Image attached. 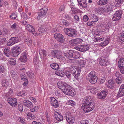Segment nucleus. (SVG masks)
Returning <instances> with one entry per match:
<instances>
[{
    "instance_id": "1",
    "label": "nucleus",
    "mask_w": 124,
    "mask_h": 124,
    "mask_svg": "<svg viewBox=\"0 0 124 124\" xmlns=\"http://www.w3.org/2000/svg\"><path fill=\"white\" fill-rule=\"evenodd\" d=\"M90 99V97L87 96L84 100L83 103H82L81 109L85 113H88L94 109V105Z\"/></svg>"
},
{
    "instance_id": "2",
    "label": "nucleus",
    "mask_w": 124,
    "mask_h": 124,
    "mask_svg": "<svg viewBox=\"0 0 124 124\" xmlns=\"http://www.w3.org/2000/svg\"><path fill=\"white\" fill-rule=\"evenodd\" d=\"M81 70L80 68L78 67L74 69L73 67L71 66L70 67L67 68L64 74L68 78H69L70 77L71 73H72L75 78L77 79L80 73Z\"/></svg>"
},
{
    "instance_id": "3",
    "label": "nucleus",
    "mask_w": 124,
    "mask_h": 124,
    "mask_svg": "<svg viewBox=\"0 0 124 124\" xmlns=\"http://www.w3.org/2000/svg\"><path fill=\"white\" fill-rule=\"evenodd\" d=\"M59 88L62 89L63 90V92L65 94L67 95L66 92H70L71 89V87L68 85L66 83L62 81H60L57 84Z\"/></svg>"
},
{
    "instance_id": "4",
    "label": "nucleus",
    "mask_w": 124,
    "mask_h": 124,
    "mask_svg": "<svg viewBox=\"0 0 124 124\" xmlns=\"http://www.w3.org/2000/svg\"><path fill=\"white\" fill-rule=\"evenodd\" d=\"M89 78L87 80H89L91 84H94L97 81L98 78L95 75V72L94 71H92L88 74Z\"/></svg>"
},
{
    "instance_id": "5",
    "label": "nucleus",
    "mask_w": 124,
    "mask_h": 124,
    "mask_svg": "<svg viewBox=\"0 0 124 124\" xmlns=\"http://www.w3.org/2000/svg\"><path fill=\"white\" fill-rule=\"evenodd\" d=\"M64 31L66 34L70 37L75 36L77 35L76 31L73 29L67 28L65 29Z\"/></svg>"
},
{
    "instance_id": "6",
    "label": "nucleus",
    "mask_w": 124,
    "mask_h": 124,
    "mask_svg": "<svg viewBox=\"0 0 124 124\" xmlns=\"http://www.w3.org/2000/svg\"><path fill=\"white\" fill-rule=\"evenodd\" d=\"M122 14V11L119 10L117 11L113 15V20L114 21H117L119 20Z\"/></svg>"
},
{
    "instance_id": "7",
    "label": "nucleus",
    "mask_w": 124,
    "mask_h": 124,
    "mask_svg": "<svg viewBox=\"0 0 124 124\" xmlns=\"http://www.w3.org/2000/svg\"><path fill=\"white\" fill-rule=\"evenodd\" d=\"M21 40V39L17 37L11 38L8 43V45L11 46L19 42Z\"/></svg>"
},
{
    "instance_id": "8",
    "label": "nucleus",
    "mask_w": 124,
    "mask_h": 124,
    "mask_svg": "<svg viewBox=\"0 0 124 124\" xmlns=\"http://www.w3.org/2000/svg\"><path fill=\"white\" fill-rule=\"evenodd\" d=\"M47 9L46 8H42L39 11V12L38 14V16L36 17V19L38 20L44 17L46 14Z\"/></svg>"
},
{
    "instance_id": "9",
    "label": "nucleus",
    "mask_w": 124,
    "mask_h": 124,
    "mask_svg": "<svg viewBox=\"0 0 124 124\" xmlns=\"http://www.w3.org/2000/svg\"><path fill=\"white\" fill-rule=\"evenodd\" d=\"M11 52L13 57H16L18 56L20 54V49L18 46L15 47L11 48Z\"/></svg>"
},
{
    "instance_id": "10",
    "label": "nucleus",
    "mask_w": 124,
    "mask_h": 124,
    "mask_svg": "<svg viewBox=\"0 0 124 124\" xmlns=\"http://www.w3.org/2000/svg\"><path fill=\"white\" fill-rule=\"evenodd\" d=\"M74 48L75 49L82 52L86 51L89 48L88 46L87 45H79Z\"/></svg>"
},
{
    "instance_id": "11",
    "label": "nucleus",
    "mask_w": 124,
    "mask_h": 124,
    "mask_svg": "<svg viewBox=\"0 0 124 124\" xmlns=\"http://www.w3.org/2000/svg\"><path fill=\"white\" fill-rule=\"evenodd\" d=\"M111 26V23L110 22L108 23L105 26V28L104 30H101L99 31L98 34H96L97 36L100 35L101 34H104L108 32L109 31V28H110Z\"/></svg>"
},
{
    "instance_id": "12",
    "label": "nucleus",
    "mask_w": 124,
    "mask_h": 124,
    "mask_svg": "<svg viewBox=\"0 0 124 124\" xmlns=\"http://www.w3.org/2000/svg\"><path fill=\"white\" fill-rule=\"evenodd\" d=\"M82 41L83 40L82 39L77 38L75 39L70 40L69 42L71 45L74 46L81 43Z\"/></svg>"
},
{
    "instance_id": "13",
    "label": "nucleus",
    "mask_w": 124,
    "mask_h": 124,
    "mask_svg": "<svg viewBox=\"0 0 124 124\" xmlns=\"http://www.w3.org/2000/svg\"><path fill=\"white\" fill-rule=\"evenodd\" d=\"M54 36L55 38L59 42H64V38L62 34L57 33L55 34Z\"/></svg>"
},
{
    "instance_id": "14",
    "label": "nucleus",
    "mask_w": 124,
    "mask_h": 124,
    "mask_svg": "<svg viewBox=\"0 0 124 124\" xmlns=\"http://www.w3.org/2000/svg\"><path fill=\"white\" fill-rule=\"evenodd\" d=\"M108 61V58L107 56L105 57L102 56L100 58V64L101 66H106L107 64Z\"/></svg>"
},
{
    "instance_id": "15",
    "label": "nucleus",
    "mask_w": 124,
    "mask_h": 124,
    "mask_svg": "<svg viewBox=\"0 0 124 124\" xmlns=\"http://www.w3.org/2000/svg\"><path fill=\"white\" fill-rule=\"evenodd\" d=\"M8 101L9 104L12 106H15L17 104V100L14 98H8Z\"/></svg>"
},
{
    "instance_id": "16",
    "label": "nucleus",
    "mask_w": 124,
    "mask_h": 124,
    "mask_svg": "<svg viewBox=\"0 0 124 124\" xmlns=\"http://www.w3.org/2000/svg\"><path fill=\"white\" fill-rule=\"evenodd\" d=\"M71 58H77L80 56V54L79 52L77 51L71 50L70 52Z\"/></svg>"
},
{
    "instance_id": "17",
    "label": "nucleus",
    "mask_w": 124,
    "mask_h": 124,
    "mask_svg": "<svg viewBox=\"0 0 124 124\" xmlns=\"http://www.w3.org/2000/svg\"><path fill=\"white\" fill-rule=\"evenodd\" d=\"M51 104V105L55 108H57L59 107V104L57 101L54 97H52L50 98Z\"/></svg>"
},
{
    "instance_id": "18",
    "label": "nucleus",
    "mask_w": 124,
    "mask_h": 124,
    "mask_svg": "<svg viewBox=\"0 0 124 124\" xmlns=\"http://www.w3.org/2000/svg\"><path fill=\"white\" fill-rule=\"evenodd\" d=\"M66 120L69 124H72L74 123L75 118L73 116L66 115Z\"/></svg>"
},
{
    "instance_id": "19",
    "label": "nucleus",
    "mask_w": 124,
    "mask_h": 124,
    "mask_svg": "<svg viewBox=\"0 0 124 124\" xmlns=\"http://www.w3.org/2000/svg\"><path fill=\"white\" fill-rule=\"evenodd\" d=\"M107 94V91H103L98 94V97L100 99H104Z\"/></svg>"
},
{
    "instance_id": "20",
    "label": "nucleus",
    "mask_w": 124,
    "mask_h": 124,
    "mask_svg": "<svg viewBox=\"0 0 124 124\" xmlns=\"http://www.w3.org/2000/svg\"><path fill=\"white\" fill-rule=\"evenodd\" d=\"M124 95V84L122 85L120 87L117 96L118 97Z\"/></svg>"
},
{
    "instance_id": "21",
    "label": "nucleus",
    "mask_w": 124,
    "mask_h": 124,
    "mask_svg": "<svg viewBox=\"0 0 124 124\" xmlns=\"http://www.w3.org/2000/svg\"><path fill=\"white\" fill-rule=\"evenodd\" d=\"M115 86L114 82L112 80H109L107 83L106 85V86L108 88L111 89L114 88Z\"/></svg>"
},
{
    "instance_id": "22",
    "label": "nucleus",
    "mask_w": 124,
    "mask_h": 124,
    "mask_svg": "<svg viewBox=\"0 0 124 124\" xmlns=\"http://www.w3.org/2000/svg\"><path fill=\"white\" fill-rule=\"evenodd\" d=\"M114 7V3L109 4L105 8L106 12H108L112 10H113Z\"/></svg>"
},
{
    "instance_id": "23",
    "label": "nucleus",
    "mask_w": 124,
    "mask_h": 124,
    "mask_svg": "<svg viewBox=\"0 0 124 124\" xmlns=\"http://www.w3.org/2000/svg\"><path fill=\"white\" fill-rule=\"evenodd\" d=\"M24 105L28 108H30L33 107V104L30 101L28 100H24L23 102Z\"/></svg>"
},
{
    "instance_id": "24",
    "label": "nucleus",
    "mask_w": 124,
    "mask_h": 124,
    "mask_svg": "<svg viewBox=\"0 0 124 124\" xmlns=\"http://www.w3.org/2000/svg\"><path fill=\"white\" fill-rule=\"evenodd\" d=\"M117 39L119 42L121 43L124 42V31H122L118 36Z\"/></svg>"
},
{
    "instance_id": "25",
    "label": "nucleus",
    "mask_w": 124,
    "mask_h": 124,
    "mask_svg": "<svg viewBox=\"0 0 124 124\" xmlns=\"http://www.w3.org/2000/svg\"><path fill=\"white\" fill-rule=\"evenodd\" d=\"M9 76H11L12 78L15 80H16L17 76L15 72L13 70L9 71Z\"/></svg>"
},
{
    "instance_id": "26",
    "label": "nucleus",
    "mask_w": 124,
    "mask_h": 124,
    "mask_svg": "<svg viewBox=\"0 0 124 124\" xmlns=\"http://www.w3.org/2000/svg\"><path fill=\"white\" fill-rule=\"evenodd\" d=\"M19 60L21 62H25L27 61V58L26 53L25 52H24L21 54Z\"/></svg>"
},
{
    "instance_id": "27",
    "label": "nucleus",
    "mask_w": 124,
    "mask_h": 124,
    "mask_svg": "<svg viewBox=\"0 0 124 124\" xmlns=\"http://www.w3.org/2000/svg\"><path fill=\"white\" fill-rule=\"evenodd\" d=\"M54 116L55 119L59 121H62L63 119L62 116L57 112L55 113Z\"/></svg>"
},
{
    "instance_id": "28",
    "label": "nucleus",
    "mask_w": 124,
    "mask_h": 124,
    "mask_svg": "<svg viewBox=\"0 0 124 124\" xmlns=\"http://www.w3.org/2000/svg\"><path fill=\"white\" fill-rule=\"evenodd\" d=\"M25 29L29 32H31L33 33H34L35 32L34 29L33 27L31 25L28 24L25 26Z\"/></svg>"
},
{
    "instance_id": "29",
    "label": "nucleus",
    "mask_w": 124,
    "mask_h": 124,
    "mask_svg": "<svg viewBox=\"0 0 124 124\" xmlns=\"http://www.w3.org/2000/svg\"><path fill=\"white\" fill-rule=\"evenodd\" d=\"M13 94V92L12 89H10L6 93L4 94V95L7 98L11 97Z\"/></svg>"
},
{
    "instance_id": "30",
    "label": "nucleus",
    "mask_w": 124,
    "mask_h": 124,
    "mask_svg": "<svg viewBox=\"0 0 124 124\" xmlns=\"http://www.w3.org/2000/svg\"><path fill=\"white\" fill-rule=\"evenodd\" d=\"M86 0H80V2L79 1H78L81 6L85 8L87 6Z\"/></svg>"
},
{
    "instance_id": "31",
    "label": "nucleus",
    "mask_w": 124,
    "mask_h": 124,
    "mask_svg": "<svg viewBox=\"0 0 124 124\" xmlns=\"http://www.w3.org/2000/svg\"><path fill=\"white\" fill-rule=\"evenodd\" d=\"M109 42V39L108 38L106 39L103 42H102L99 45V46L101 47H104L108 44Z\"/></svg>"
},
{
    "instance_id": "32",
    "label": "nucleus",
    "mask_w": 124,
    "mask_h": 124,
    "mask_svg": "<svg viewBox=\"0 0 124 124\" xmlns=\"http://www.w3.org/2000/svg\"><path fill=\"white\" fill-rule=\"evenodd\" d=\"M118 66L120 68L124 66V58H121L118 63Z\"/></svg>"
},
{
    "instance_id": "33",
    "label": "nucleus",
    "mask_w": 124,
    "mask_h": 124,
    "mask_svg": "<svg viewBox=\"0 0 124 124\" xmlns=\"http://www.w3.org/2000/svg\"><path fill=\"white\" fill-rule=\"evenodd\" d=\"M66 92V93H67V95H68L70 96H73L75 94L76 92L75 91V90L71 87V89L70 91V92Z\"/></svg>"
},
{
    "instance_id": "34",
    "label": "nucleus",
    "mask_w": 124,
    "mask_h": 124,
    "mask_svg": "<svg viewBox=\"0 0 124 124\" xmlns=\"http://www.w3.org/2000/svg\"><path fill=\"white\" fill-rule=\"evenodd\" d=\"M123 2V1L120 0H116L115 1V6L118 7H120Z\"/></svg>"
},
{
    "instance_id": "35",
    "label": "nucleus",
    "mask_w": 124,
    "mask_h": 124,
    "mask_svg": "<svg viewBox=\"0 0 124 124\" xmlns=\"http://www.w3.org/2000/svg\"><path fill=\"white\" fill-rule=\"evenodd\" d=\"M47 28L45 26L42 25L39 29V31L41 32H45L46 31Z\"/></svg>"
},
{
    "instance_id": "36",
    "label": "nucleus",
    "mask_w": 124,
    "mask_h": 124,
    "mask_svg": "<svg viewBox=\"0 0 124 124\" xmlns=\"http://www.w3.org/2000/svg\"><path fill=\"white\" fill-rule=\"evenodd\" d=\"M51 55L50 56H56L58 55V54H61V52L60 51H57V50H54L52 51L51 52Z\"/></svg>"
},
{
    "instance_id": "37",
    "label": "nucleus",
    "mask_w": 124,
    "mask_h": 124,
    "mask_svg": "<svg viewBox=\"0 0 124 124\" xmlns=\"http://www.w3.org/2000/svg\"><path fill=\"white\" fill-rule=\"evenodd\" d=\"M91 19L93 21V22H96L98 20V18L97 16L95 15L92 14L90 16Z\"/></svg>"
},
{
    "instance_id": "38",
    "label": "nucleus",
    "mask_w": 124,
    "mask_h": 124,
    "mask_svg": "<svg viewBox=\"0 0 124 124\" xmlns=\"http://www.w3.org/2000/svg\"><path fill=\"white\" fill-rule=\"evenodd\" d=\"M70 51L68 52H63L62 53V55H64L69 60H71V56H70Z\"/></svg>"
},
{
    "instance_id": "39",
    "label": "nucleus",
    "mask_w": 124,
    "mask_h": 124,
    "mask_svg": "<svg viewBox=\"0 0 124 124\" xmlns=\"http://www.w3.org/2000/svg\"><path fill=\"white\" fill-rule=\"evenodd\" d=\"M4 52L5 54L8 57H9L10 56V52L8 48H7L4 49Z\"/></svg>"
},
{
    "instance_id": "40",
    "label": "nucleus",
    "mask_w": 124,
    "mask_h": 124,
    "mask_svg": "<svg viewBox=\"0 0 124 124\" xmlns=\"http://www.w3.org/2000/svg\"><path fill=\"white\" fill-rule=\"evenodd\" d=\"M107 2V0H100L98 2V4L100 5H103L106 4Z\"/></svg>"
},
{
    "instance_id": "41",
    "label": "nucleus",
    "mask_w": 124,
    "mask_h": 124,
    "mask_svg": "<svg viewBox=\"0 0 124 124\" xmlns=\"http://www.w3.org/2000/svg\"><path fill=\"white\" fill-rule=\"evenodd\" d=\"M25 41L28 46L30 45L32 43V41L31 39L29 38H26L25 39Z\"/></svg>"
},
{
    "instance_id": "42",
    "label": "nucleus",
    "mask_w": 124,
    "mask_h": 124,
    "mask_svg": "<svg viewBox=\"0 0 124 124\" xmlns=\"http://www.w3.org/2000/svg\"><path fill=\"white\" fill-rule=\"evenodd\" d=\"M80 21L79 16L77 15H75L73 17V22L76 23H78Z\"/></svg>"
},
{
    "instance_id": "43",
    "label": "nucleus",
    "mask_w": 124,
    "mask_h": 124,
    "mask_svg": "<svg viewBox=\"0 0 124 124\" xmlns=\"http://www.w3.org/2000/svg\"><path fill=\"white\" fill-rule=\"evenodd\" d=\"M25 92L23 91L17 92L16 93L17 96L20 97H23L24 95Z\"/></svg>"
},
{
    "instance_id": "44",
    "label": "nucleus",
    "mask_w": 124,
    "mask_h": 124,
    "mask_svg": "<svg viewBox=\"0 0 124 124\" xmlns=\"http://www.w3.org/2000/svg\"><path fill=\"white\" fill-rule=\"evenodd\" d=\"M61 54H58V55L57 56L56 58L58 59H59L61 61L63 62H64L65 61V58L63 56L61 55V54H61Z\"/></svg>"
},
{
    "instance_id": "45",
    "label": "nucleus",
    "mask_w": 124,
    "mask_h": 124,
    "mask_svg": "<svg viewBox=\"0 0 124 124\" xmlns=\"http://www.w3.org/2000/svg\"><path fill=\"white\" fill-rule=\"evenodd\" d=\"M50 66L52 69L54 70H56L58 69L59 65L58 64L56 63H53L50 64Z\"/></svg>"
},
{
    "instance_id": "46",
    "label": "nucleus",
    "mask_w": 124,
    "mask_h": 124,
    "mask_svg": "<svg viewBox=\"0 0 124 124\" xmlns=\"http://www.w3.org/2000/svg\"><path fill=\"white\" fill-rule=\"evenodd\" d=\"M97 11L98 12L101 13H103L106 12L105 8L102 7L98 8L97 9Z\"/></svg>"
},
{
    "instance_id": "47",
    "label": "nucleus",
    "mask_w": 124,
    "mask_h": 124,
    "mask_svg": "<svg viewBox=\"0 0 124 124\" xmlns=\"http://www.w3.org/2000/svg\"><path fill=\"white\" fill-rule=\"evenodd\" d=\"M9 62L11 65H15L16 64L15 59L14 58L10 59L8 60Z\"/></svg>"
},
{
    "instance_id": "48",
    "label": "nucleus",
    "mask_w": 124,
    "mask_h": 124,
    "mask_svg": "<svg viewBox=\"0 0 124 124\" xmlns=\"http://www.w3.org/2000/svg\"><path fill=\"white\" fill-rule=\"evenodd\" d=\"M55 74L61 77H63L64 76V72H59L58 70H56L55 72Z\"/></svg>"
},
{
    "instance_id": "49",
    "label": "nucleus",
    "mask_w": 124,
    "mask_h": 124,
    "mask_svg": "<svg viewBox=\"0 0 124 124\" xmlns=\"http://www.w3.org/2000/svg\"><path fill=\"white\" fill-rule=\"evenodd\" d=\"M30 109L31 112H36L38 110L39 107L37 106H35L33 107H32Z\"/></svg>"
},
{
    "instance_id": "50",
    "label": "nucleus",
    "mask_w": 124,
    "mask_h": 124,
    "mask_svg": "<svg viewBox=\"0 0 124 124\" xmlns=\"http://www.w3.org/2000/svg\"><path fill=\"white\" fill-rule=\"evenodd\" d=\"M27 117L30 119H34V115L30 113H28L27 114Z\"/></svg>"
},
{
    "instance_id": "51",
    "label": "nucleus",
    "mask_w": 124,
    "mask_h": 124,
    "mask_svg": "<svg viewBox=\"0 0 124 124\" xmlns=\"http://www.w3.org/2000/svg\"><path fill=\"white\" fill-rule=\"evenodd\" d=\"M2 84L3 86L6 87L8 86L9 83L7 80H4L2 81Z\"/></svg>"
},
{
    "instance_id": "52",
    "label": "nucleus",
    "mask_w": 124,
    "mask_h": 124,
    "mask_svg": "<svg viewBox=\"0 0 124 124\" xmlns=\"http://www.w3.org/2000/svg\"><path fill=\"white\" fill-rule=\"evenodd\" d=\"M70 8H71V10L70 11V12L71 15H73V14L76 13L77 12L76 9L71 7Z\"/></svg>"
},
{
    "instance_id": "53",
    "label": "nucleus",
    "mask_w": 124,
    "mask_h": 124,
    "mask_svg": "<svg viewBox=\"0 0 124 124\" xmlns=\"http://www.w3.org/2000/svg\"><path fill=\"white\" fill-rule=\"evenodd\" d=\"M79 64L80 65V67H78L77 68H81V67H82L84 66V65L85 64V61L83 60H81L80 62H79Z\"/></svg>"
},
{
    "instance_id": "54",
    "label": "nucleus",
    "mask_w": 124,
    "mask_h": 124,
    "mask_svg": "<svg viewBox=\"0 0 124 124\" xmlns=\"http://www.w3.org/2000/svg\"><path fill=\"white\" fill-rule=\"evenodd\" d=\"M106 78L104 76H101L100 78V83L101 84H103L105 81Z\"/></svg>"
},
{
    "instance_id": "55",
    "label": "nucleus",
    "mask_w": 124,
    "mask_h": 124,
    "mask_svg": "<svg viewBox=\"0 0 124 124\" xmlns=\"http://www.w3.org/2000/svg\"><path fill=\"white\" fill-rule=\"evenodd\" d=\"M116 82L118 84H120L122 82V80L121 77H118L116 79Z\"/></svg>"
},
{
    "instance_id": "56",
    "label": "nucleus",
    "mask_w": 124,
    "mask_h": 124,
    "mask_svg": "<svg viewBox=\"0 0 124 124\" xmlns=\"http://www.w3.org/2000/svg\"><path fill=\"white\" fill-rule=\"evenodd\" d=\"M28 76L30 78H32L34 77V73L31 71H29L27 73Z\"/></svg>"
},
{
    "instance_id": "57",
    "label": "nucleus",
    "mask_w": 124,
    "mask_h": 124,
    "mask_svg": "<svg viewBox=\"0 0 124 124\" xmlns=\"http://www.w3.org/2000/svg\"><path fill=\"white\" fill-rule=\"evenodd\" d=\"M90 91L91 93L94 94H95L96 93L98 92V91L96 90V88H94L91 89L90 90Z\"/></svg>"
},
{
    "instance_id": "58",
    "label": "nucleus",
    "mask_w": 124,
    "mask_h": 124,
    "mask_svg": "<svg viewBox=\"0 0 124 124\" xmlns=\"http://www.w3.org/2000/svg\"><path fill=\"white\" fill-rule=\"evenodd\" d=\"M39 53L40 55L42 53L43 55L46 56L47 55L46 51L45 50H40L39 51Z\"/></svg>"
},
{
    "instance_id": "59",
    "label": "nucleus",
    "mask_w": 124,
    "mask_h": 124,
    "mask_svg": "<svg viewBox=\"0 0 124 124\" xmlns=\"http://www.w3.org/2000/svg\"><path fill=\"white\" fill-rule=\"evenodd\" d=\"M17 15L15 13H12L10 16V18L13 19H15L17 17Z\"/></svg>"
},
{
    "instance_id": "60",
    "label": "nucleus",
    "mask_w": 124,
    "mask_h": 124,
    "mask_svg": "<svg viewBox=\"0 0 124 124\" xmlns=\"http://www.w3.org/2000/svg\"><path fill=\"white\" fill-rule=\"evenodd\" d=\"M34 66L36 67L37 68L39 66V61L36 59H34Z\"/></svg>"
},
{
    "instance_id": "61",
    "label": "nucleus",
    "mask_w": 124,
    "mask_h": 124,
    "mask_svg": "<svg viewBox=\"0 0 124 124\" xmlns=\"http://www.w3.org/2000/svg\"><path fill=\"white\" fill-rule=\"evenodd\" d=\"M21 14L22 18H23L24 19H25L27 18V16L25 13H22V14Z\"/></svg>"
},
{
    "instance_id": "62",
    "label": "nucleus",
    "mask_w": 124,
    "mask_h": 124,
    "mask_svg": "<svg viewBox=\"0 0 124 124\" xmlns=\"http://www.w3.org/2000/svg\"><path fill=\"white\" fill-rule=\"evenodd\" d=\"M79 124H89L88 121L86 120H85L81 121Z\"/></svg>"
},
{
    "instance_id": "63",
    "label": "nucleus",
    "mask_w": 124,
    "mask_h": 124,
    "mask_svg": "<svg viewBox=\"0 0 124 124\" xmlns=\"http://www.w3.org/2000/svg\"><path fill=\"white\" fill-rule=\"evenodd\" d=\"M68 103L70 105L73 106H74L75 105V102L72 100H69L68 101Z\"/></svg>"
},
{
    "instance_id": "64",
    "label": "nucleus",
    "mask_w": 124,
    "mask_h": 124,
    "mask_svg": "<svg viewBox=\"0 0 124 124\" xmlns=\"http://www.w3.org/2000/svg\"><path fill=\"white\" fill-rule=\"evenodd\" d=\"M89 19L88 17L86 15H85L83 17V20L84 22L87 21Z\"/></svg>"
}]
</instances>
